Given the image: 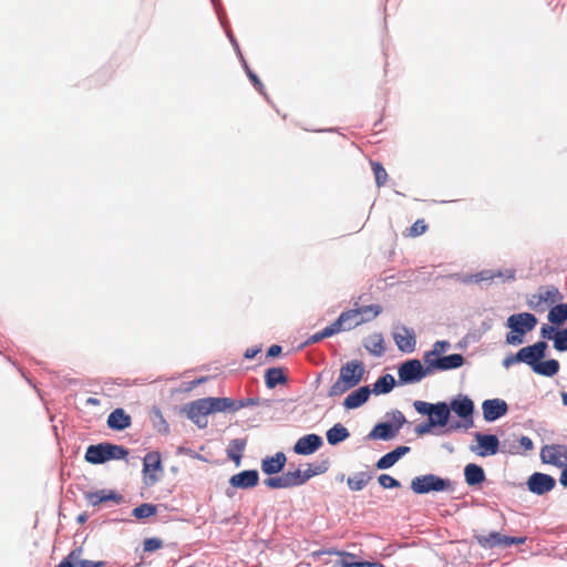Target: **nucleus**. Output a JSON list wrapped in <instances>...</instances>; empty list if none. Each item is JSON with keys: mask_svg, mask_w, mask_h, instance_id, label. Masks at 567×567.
<instances>
[{"mask_svg": "<svg viewBox=\"0 0 567 567\" xmlns=\"http://www.w3.org/2000/svg\"><path fill=\"white\" fill-rule=\"evenodd\" d=\"M365 369L363 362L352 360L340 368L337 381L329 389V396H340L348 390L358 385L364 377Z\"/></svg>", "mask_w": 567, "mask_h": 567, "instance_id": "obj_1", "label": "nucleus"}, {"mask_svg": "<svg viewBox=\"0 0 567 567\" xmlns=\"http://www.w3.org/2000/svg\"><path fill=\"white\" fill-rule=\"evenodd\" d=\"M449 408L450 413L454 412L461 421L450 423V425L444 430L445 434L461 429L468 430L473 426L474 402L468 396L457 395L451 400Z\"/></svg>", "mask_w": 567, "mask_h": 567, "instance_id": "obj_2", "label": "nucleus"}, {"mask_svg": "<svg viewBox=\"0 0 567 567\" xmlns=\"http://www.w3.org/2000/svg\"><path fill=\"white\" fill-rule=\"evenodd\" d=\"M128 455V450L122 445L100 443L90 445L85 452V461L91 464H102L111 460H123Z\"/></svg>", "mask_w": 567, "mask_h": 567, "instance_id": "obj_3", "label": "nucleus"}, {"mask_svg": "<svg viewBox=\"0 0 567 567\" xmlns=\"http://www.w3.org/2000/svg\"><path fill=\"white\" fill-rule=\"evenodd\" d=\"M415 411L422 415H427L429 421L434 426L447 427L451 416L450 408L446 402L429 403L425 401H414Z\"/></svg>", "mask_w": 567, "mask_h": 567, "instance_id": "obj_4", "label": "nucleus"}, {"mask_svg": "<svg viewBox=\"0 0 567 567\" xmlns=\"http://www.w3.org/2000/svg\"><path fill=\"white\" fill-rule=\"evenodd\" d=\"M450 487L451 482L449 480L441 478L434 474L416 476L411 482V488L416 494L441 492L444 489H449Z\"/></svg>", "mask_w": 567, "mask_h": 567, "instance_id": "obj_5", "label": "nucleus"}, {"mask_svg": "<svg viewBox=\"0 0 567 567\" xmlns=\"http://www.w3.org/2000/svg\"><path fill=\"white\" fill-rule=\"evenodd\" d=\"M398 374L402 383L409 384L419 382L423 378L432 373L431 370H429V364H425V367H423L420 360L411 359L403 362L400 365Z\"/></svg>", "mask_w": 567, "mask_h": 567, "instance_id": "obj_6", "label": "nucleus"}, {"mask_svg": "<svg viewBox=\"0 0 567 567\" xmlns=\"http://www.w3.org/2000/svg\"><path fill=\"white\" fill-rule=\"evenodd\" d=\"M561 299L563 296L556 287L546 286L540 287L536 293L529 297L528 306L536 311H545L549 306Z\"/></svg>", "mask_w": 567, "mask_h": 567, "instance_id": "obj_7", "label": "nucleus"}, {"mask_svg": "<svg viewBox=\"0 0 567 567\" xmlns=\"http://www.w3.org/2000/svg\"><path fill=\"white\" fill-rule=\"evenodd\" d=\"M305 477L302 470L288 471L280 476L268 477L264 481V484L269 488H290L305 484Z\"/></svg>", "mask_w": 567, "mask_h": 567, "instance_id": "obj_8", "label": "nucleus"}, {"mask_svg": "<svg viewBox=\"0 0 567 567\" xmlns=\"http://www.w3.org/2000/svg\"><path fill=\"white\" fill-rule=\"evenodd\" d=\"M210 413L217 412H236L243 408L255 405L256 401L252 399L234 400L230 398H207Z\"/></svg>", "mask_w": 567, "mask_h": 567, "instance_id": "obj_9", "label": "nucleus"}, {"mask_svg": "<svg viewBox=\"0 0 567 567\" xmlns=\"http://www.w3.org/2000/svg\"><path fill=\"white\" fill-rule=\"evenodd\" d=\"M476 540L483 548H495L524 544L526 537H511L504 536L497 532H492L488 535L476 536Z\"/></svg>", "mask_w": 567, "mask_h": 567, "instance_id": "obj_10", "label": "nucleus"}, {"mask_svg": "<svg viewBox=\"0 0 567 567\" xmlns=\"http://www.w3.org/2000/svg\"><path fill=\"white\" fill-rule=\"evenodd\" d=\"M186 414L197 426H207V415L212 414L207 398L198 399L186 405Z\"/></svg>", "mask_w": 567, "mask_h": 567, "instance_id": "obj_11", "label": "nucleus"}, {"mask_svg": "<svg viewBox=\"0 0 567 567\" xmlns=\"http://www.w3.org/2000/svg\"><path fill=\"white\" fill-rule=\"evenodd\" d=\"M540 458L546 464L564 467L567 465V446L561 444L545 445L540 451Z\"/></svg>", "mask_w": 567, "mask_h": 567, "instance_id": "obj_12", "label": "nucleus"}, {"mask_svg": "<svg viewBox=\"0 0 567 567\" xmlns=\"http://www.w3.org/2000/svg\"><path fill=\"white\" fill-rule=\"evenodd\" d=\"M546 349L547 343L544 341H538L533 346L522 348L515 354V359L530 365L534 370V364H537V362L545 357Z\"/></svg>", "mask_w": 567, "mask_h": 567, "instance_id": "obj_13", "label": "nucleus"}, {"mask_svg": "<svg viewBox=\"0 0 567 567\" xmlns=\"http://www.w3.org/2000/svg\"><path fill=\"white\" fill-rule=\"evenodd\" d=\"M536 324L537 318L528 312L512 315L507 319L508 328H511L513 332L519 333L520 336L532 331Z\"/></svg>", "mask_w": 567, "mask_h": 567, "instance_id": "obj_14", "label": "nucleus"}, {"mask_svg": "<svg viewBox=\"0 0 567 567\" xmlns=\"http://www.w3.org/2000/svg\"><path fill=\"white\" fill-rule=\"evenodd\" d=\"M163 471L162 457L159 452L153 451L147 453L143 460V473L146 484L153 485L158 481L155 472Z\"/></svg>", "mask_w": 567, "mask_h": 567, "instance_id": "obj_15", "label": "nucleus"}, {"mask_svg": "<svg viewBox=\"0 0 567 567\" xmlns=\"http://www.w3.org/2000/svg\"><path fill=\"white\" fill-rule=\"evenodd\" d=\"M556 485V481L548 474L534 473L528 477V489L537 495H544L550 492Z\"/></svg>", "mask_w": 567, "mask_h": 567, "instance_id": "obj_16", "label": "nucleus"}, {"mask_svg": "<svg viewBox=\"0 0 567 567\" xmlns=\"http://www.w3.org/2000/svg\"><path fill=\"white\" fill-rule=\"evenodd\" d=\"M429 370L431 373L435 371H447L452 369L461 368L464 364V357L458 353H453L445 357H439L433 360H427Z\"/></svg>", "mask_w": 567, "mask_h": 567, "instance_id": "obj_17", "label": "nucleus"}, {"mask_svg": "<svg viewBox=\"0 0 567 567\" xmlns=\"http://www.w3.org/2000/svg\"><path fill=\"white\" fill-rule=\"evenodd\" d=\"M475 439L478 447H472V451L480 456L495 455L498 452L499 441L496 435L476 433Z\"/></svg>", "mask_w": 567, "mask_h": 567, "instance_id": "obj_18", "label": "nucleus"}, {"mask_svg": "<svg viewBox=\"0 0 567 567\" xmlns=\"http://www.w3.org/2000/svg\"><path fill=\"white\" fill-rule=\"evenodd\" d=\"M483 416L487 422H493L507 413L508 406L504 400H485L482 404Z\"/></svg>", "mask_w": 567, "mask_h": 567, "instance_id": "obj_19", "label": "nucleus"}, {"mask_svg": "<svg viewBox=\"0 0 567 567\" xmlns=\"http://www.w3.org/2000/svg\"><path fill=\"white\" fill-rule=\"evenodd\" d=\"M393 339L401 351L406 353L414 351L416 341L413 330L404 326L396 327L393 332Z\"/></svg>", "mask_w": 567, "mask_h": 567, "instance_id": "obj_20", "label": "nucleus"}, {"mask_svg": "<svg viewBox=\"0 0 567 567\" xmlns=\"http://www.w3.org/2000/svg\"><path fill=\"white\" fill-rule=\"evenodd\" d=\"M347 312L354 313V317H350L342 326V330H350L358 326H360L364 319L361 318L362 315L370 313V318H375L381 312V307L378 305L363 306L359 309L348 310Z\"/></svg>", "mask_w": 567, "mask_h": 567, "instance_id": "obj_21", "label": "nucleus"}, {"mask_svg": "<svg viewBox=\"0 0 567 567\" xmlns=\"http://www.w3.org/2000/svg\"><path fill=\"white\" fill-rule=\"evenodd\" d=\"M259 474L256 470H246L233 475L229 484L235 488L248 489L258 485Z\"/></svg>", "mask_w": 567, "mask_h": 567, "instance_id": "obj_22", "label": "nucleus"}, {"mask_svg": "<svg viewBox=\"0 0 567 567\" xmlns=\"http://www.w3.org/2000/svg\"><path fill=\"white\" fill-rule=\"evenodd\" d=\"M322 445V439L317 434L301 436L293 446V452L299 455L315 453Z\"/></svg>", "mask_w": 567, "mask_h": 567, "instance_id": "obj_23", "label": "nucleus"}, {"mask_svg": "<svg viewBox=\"0 0 567 567\" xmlns=\"http://www.w3.org/2000/svg\"><path fill=\"white\" fill-rule=\"evenodd\" d=\"M287 462L284 452H277L272 456H267L261 461V471L267 475L278 474L282 471Z\"/></svg>", "mask_w": 567, "mask_h": 567, "instance_id": "obj_24", "label": "nucleus"}, {"mask_svg": "<svg viewBox=\"0 0 567 567\" xmlns=\"http://www.w3.org/2000/svg\"><path fill=\"white\" fill-rule=\"evenodd\" d=\"M106 423L112 430L123 431L131 425L132 419L123 409L118 408L110 413Z\"/></svg>", "mask_w": 567, "mask_h": 567, "instance_id": "obj_25", "label": "nucleus"}, {"mask_svg": "<svg viewBox=\"0 0 567 567\" xmlns=\"http://www.w3.org/2000/svg\"><path fill=\"white\" fill-rule=\"evenodd\" d=\"M371 391L368 385L361 386L358 390L351 392L343 401L346 409L352 410L364 404L370 398Z\"/></svg>", "mask_w": 567, "mask_h": 567, "instance_id": "obj_26", "label": "nucleus"}, {"mask_svg": "<svg viewBox=\"0 0 567 567\" xmlns=\"http://www.w3.org/2000/svg\"><path fill=\"white\" fill-rule=\"evenodd\" d=\"M410 451L409 446H398L393 451L386 453L383 455L378 462H377V468L379 470H385L393 466L403 455H405Z\"/></svg>", "mask_w": 567, "mask_h": 567, "instance_id": "obj_27", "label": "nucleus"}, {"mask_svg": "<svg viewBox=\"0 0 567 567\" xmlns=\"http://www.w3.org/2000/svg\"><path fill=\"white\" fill-rule=\"evenodd\" d=\"M288 381L284 368H269L265 372V382L267 388L274 389L278 384H286Z\"/></svg>", "mask_w": 567, "mask_h": 567, "instance_id": "obj_28", "label": "nucleus"}, {"mask_svg": "<svg viewBox=\"0 0 567 567\" xmlns=\"http://www.w3.org/2000/svg\"><path fill=\"white\" fill-rule=\"evenodd\" d=\"M398 431L391 423L384 422L377 424L370 432L369 437L373 440H391L396 435Z\"/></svg>", "mask_w": 567, "mask_h": 567, "instance_id": "obj_29", "label": "nucleus"}, {"mask_svg": "<svg viewBox=\"0 0 567 567\" xmlns=\"http://www.w3.org/2000/svg\"><path fill=\"white\" fill-rule=\"evenodd\" d=\"M464 476L465 482L471 486L481 484L485 480L483 468L474 463L467 464L465 466Z\"/></svg>", "mask_w": 567, "mask_h": 567, "instance_id": "obj_30", "label": "nucleus"}, {"mask_svg": "<svg viewBox=\"0 0 567 567\" xmlns=\"http://www.w3.org/2000/svg\"><path fill=\"white\" fill-rule=\"evenodd\" d=\"M350 435L348 429L343 426L340 423L334 424L330 430L327 432V441L331 445H336L346 439H348Z\"/></svg>", "mask_w": 567, "mask_h": 567, "instance_id": "obj_31", "label": "nucleus"}, {"mask_svg": "<svg viewBox=\"0 0 567 567\" xmlns=\"http://www.w3.org/2000/svg\"><path fill=\"white\" fill-rule=\"evenodd\" d=\"M245 447L246 440L243 439H235L229 443L227 455L237 466L240 464Z\"/></svg>", "mask_w": 567, "mask_h": 567, "instance_id": "obj_32", "label": "nucleus"}, {"mask_svg": "<svg viewBox=\"0 0 567 567\" xmlns=\"http://www.w3.org/2000/svg\"><path fill=\"white\" fill-rule=\"evenodd\" d=\"M350 317H354V313L342 312L333 323H331L330 326L326 327L322 331H320V336L322 337V339L331 337V336L342 331L343 323Z\"/></svg>", "mask_w": 567, "mask_h": 567, "instance_id": "obj_33", "label": "nucleus"}, {"mask_svg": "<svg viewBox=\"0 0 567 567\" xmlns=\"http://www.w3.org/2000/svg\"><path fill=\"white\" fill-rule=\"evenodd\" d=\"M365 349L374 354V355H382L385 351L384 341L380 333H374L370 336L367 339V342L364 343Z\"/></svg>", "mask_w": 567, "mask_h": 567, "instance_id": "obj_34", "label": "nucleus"}, {"mask_svg": "<svg viewBox=\"0 0 567 567\" xmlns=\"http://www.w3.org/2000/svg\"><path fill=\"white\" fill-rule=\"evenodd\" d=\"M559 370V363L555 359L547 360L545 362H537V364H534V372L540 375L545 377H553L555 375Z\"/></svg>", "mask_w": 567, "mask_h": 567, "instance_id": "obj_35", "label": "nucleus"}, {"mask_svg": "<svg viewBox=\"0 0 567 567\" xmlns=\"http://www.w3.org/2000/svg\"><path fill=\"white\" fill-rule=\"evenodd\" d=\"M371 478L372 476L370 474L361 472L348 477L347 484L351 491H361L365 487Z\"/></svg>", "mask_w": 567, "mask_h": 567, "instance_id": "obj_36", "label": "nucleus"}, {"mask_svg": "<svg viewBox=\"0 0 567 567\" xmlns=\"http://www.w3.org/2000/svg\"><path fill=\"white\" fill-rule=\"evenodd\" d=\"M548 320L554 324H561L567 320V303L554 306L548 313Z\"/></svg>", "mask_w": 567, "mask_h": 567, "instance_id": "obj_37", "label": "nucleus"}, {"mask_svg": "<svg viewBox=\"0 0 567 567\" xmlns=\"http://www.w3.org/2000/svg\"><path fill=\"white\" fill-rule=\"evenodd\" d=\"M395 385V380L391 374H384L374 383L373 391L377 394L389 393Z\"/></svg>", "mask_w": 567, "mask_h": 567, "instance_id": "obj_38", "label": "nucleus"}, {"mask_svg": "<svg viewBox=\"0 0 567 567\" xmlns=\"http://www.w3.org/2000/svg\"><path fill=\"white\" fill-rule=\"evenodd\" d=\"M451 347V343L449 341H445V340H440V341H436L434 344H433V349L431 351H427L424 353V363H427V360H433V359H436L439 358V355L443 352H445L446 350H449Z\"/></svg>", "mask_w": 567, "mask_h": 567, "instance_id": "obj_39", "label": "nucleus"}, {"mask_svg": "<svg viewBox=\"0 0 567 567\" xmlns=\"http://www.w3.org/2000/svg\"><path fill=\"white\" fill-rule=\"evenodd\" d=\"M157 513V507L150 503H143L140 506L135 507L132 512L133 516L136 519H144L151 517Z\"/></svg>", "mask_w": 567, "mask_h": 567, "instance_id": "obj_40", "label": "nucleus"}, {"mask_svg": "<svg viewBox=\"0 0 567 567\" xmlns=\"http://www.w3.org/2000/svg\"><path fill=\"white\" fill-rule=\"evenodd\" d=\"M371 168L374 174L377 186L378 187L384 186L388 182V173L384 169V167L382 166V164L379 162L372 161Z\"/></svg>", "mask_w": 567, "mask_h": 567, "instance_id": "obj_41", "label": "nucleus"}, {"mask_svg": "<svg viewBox=\"0 0 567 567\" xmlns=\"http://www.w3.org/2000/svg\"><path fill=\"white\" fill-rule=\"evenodd\" d=\"M339 555H342L346 557V559H342L340 561L341 567H383L381 564L372 563V561H350L348 558H354L353 554L350 553H339Z\"/></svg>", "mask_w": 567, "mask_h": 567, "instance_id": "obj_42", "label": "nucleus"}, {"mask_svg": "<svg viewBox=\"0 0 567 567\" xmlns=\"http://www.w3.org/2000/svg\"><path fill=\"white\" fill-rule=\"evenodd\" d=\"M427 230V225L424 219H417L414 224L406 230V236L409 237H417L423 235Z\"/></svg>", "mask_w": 567, "mask_h": 567, "instance_id": "obj_43", "label": "nucleus"}, {"mask_svg": "<svg viewBox=\"0 0 567 567\" xmlns=\"http://www.w3.org/2000/svg\"><path fill=\"white\" fill-rule=\"evenodd\" d=\"M327 471V465L324 463L313 466L312 464H308L307 468L302 471V475L305 481L308 482L312 476L321 474Z\"/></svg>", "mask_w": 567, "mask_h": 567, "instance_id": "obj_44", "label": "nucleus"}, {"mask_svg": "<svg viewBox=\"0 0 567 567\" xmlns=\"http://www.w3.org/2000/svg\"><path fill=\"white\" fill-rule=\"evenodd\" d=\"M554 347L558 351L567 350V328L556 333L554 338Z\"/></svg>", "mask_w": 567, "mask_h": 567, "instance_id": "obj_45", "label": "nucleus"}, {"mask_svg": "<svg viewBox=\"0 0 567 567\" xmlns=\"http://www.w3.org/2000/svg\"><path fill=\"white\" fill-rule=\"evenodd\" d=\"M163 547V540L157 537L146 538L143 543V549L146 553L158 550Z\"/></svg>", "mask_w": 567, "mask_h": 567, "instance_id": "obj_46", "label": "nucleus"}, {"mask_svg": "<svg viewBox=\"0 0 567 567\" xmlns=\"http://www.w3.org/2000/svg\"><path fill=\"white\" fill-rule=\"evenodd\" d=\"M378 481H379V484L383 488H395V487H400V485H401L398 480H395L394 477H392L388 474H381L378 477Z\"/></svg>", "mask_w": 567, "mask_h": 567, "instance_id": "obj_47", "label": "nucleus"}, {"mask_svg": "<svg viewBox=\"0 0 567 567\" xmlns=\"http://www.w3.org/2000/svg\"><path fill=\"white\" fill-rule=\"evenodd\" d=\"M81 555H82V548H75L65 558H66V560H71V563L74 565V567H80L81 561L84 560V559H81Z\"/></svg>", "mask_w": 567, "mask_h": 567, "instance_id": "obj_48", "label": "nucleus"}, {"mask_svg": "<svg viewBox=\"0 0 567 567\" xmlns=\"http://www.w3.org/2000/svg\"><path fill=\"white\" fill-rule=\"evenodd\" d=\"M406 422L405 420V416L403 415L402 412L400 411H396L395 413H393V417H392V425L393 427L399 432V430L402 427V425Z\"/></svg>", "mask_w": 567, "mask_h": 567, "instance_id": "obj_49", "label": "nucleus"}, {"mask_svg": "<svg viewBox=\"0 0 567 567\" xmlns=\"http://www.w3.org/2000/svg\"><path fill=\"white\" fill-rule=\"evenodd\" d=\"M97 494L100 495V498H102V502H106V501L118 502L122 498L116 493H114V492H106L105 489L97 491Z\"/></svg>", "mask_w": 567, "mask_h": 567, "instance_id": "obj_50", "label": "nucleus"}, {"mask_svg": "<svg viewBox=\"0 0 567 567\" xmlns=\"http://www.w3.org/2000/svg\"><path fill=\"white\" fill-rule=\"evenodd\" d=\"M432 427H435L433 424H431V422L427 420L426 422L424 423H421L419 424L416 427H415V433L417 435H424V434H427L431 432Z\"/></svg>", "mask_w": 567, "mask_h": 567, "instance_id": "obj_51", "label": "nucleus"}, {"mask_svg": "<svg viewBox=\"0 0 567 567\" xmlns=\"http://www.w3.org/2000/svg\"><path fill=\"white\" fill-rule=\"evenodd\" d=\"M518 442L524 452H529L534 449V443L528 436H522Z\"/></svg>", "mask_w": 567, "mask_h": 567, "instance_id": "obj_52", "label": "nucleus"}, {"mask_svg": "<svg viewBox=\"0 0 567 567\" xmlns=\"http://www.w3.org/2000/svg\"><path fill=\"white\" fill-rule=\"evenodd\" d=\"M248 76H249L250 81L252 82L254 86L256 87V90L260 93H264V84L260 82L258 76L255 73H252L251 71H248Z\"/></svg>", "mask_w": 567, "mask_h": 567, "instance_id": "obj_53", "label": "nucleus"}, {"mask_svg": "<svg viewBox=\"0 0 567 567\" xmlns=\"http://www.w3.org/2000/svg\"><path fill=\"white\" fill-rule=\"evenodd\" d=\"M86 499H87L89 504L92 506H97L101 503H103L102 498H100V495L97 494V492L87 493Z\"/></svg>", "mask_w": 567, "mask_h": 567, "instance_id": "obj_54", "label": "nucleus"}, {"mask_svg": "<svg viewBox=\"0 0 567 567\" xmlns=\"http://www.w3.org/2000/svg\"><path fill=\"white\" fill-rule=\"evenodd\" d=\"M506 341L509 344H520L523 342V336H520L519 333L514 334L513 332H511L506 336Z\"/></svg>", "mask_w": 567, "mask_h": 567, "instance_id": "obj_55", "label": "nucleus"}, {"mask_svg": "<svg viewBox=\"0 0 567 567\" xmlns=\"http://www.w3.org/2000/svg\"><path fill=\"white\" fill-rule=\"evenodd\" d=\"M104 565V561H92L84 559L83 561H81L80 567H103Z\"/></svg>", "mask_w": 567, "mask_h": 567, "instance_id": "obj_56", "label": "nucleus"}, {"mask_svg": "<svg viewBox=\"0 0 567 567\" xmlns=\"http://www.w3.org/2000/svg\"><path fill=\"white\" fill-rule=\"evenodd\" d=\"M282 348L278 344H272L267 351L268 357H277L281 353Z\"/></svg>", "mask_w": 567, "mask_h": 567, "instance_id": "obj_57", "label": "nucleus"}, {"mask_svg": "<svg viewBox=\"0 0 567 567\" xmlns=\"http://www.w3.org/2000/svg\"><path fill=\"white\" fill-rule=\"evenodd\" d=\"M555 331V329L550 326L544 324L540 329L542 337L551 339V334Z\"/></svg>", "mask_w": 567, "mask_h": 567, "instance_id": "obj_58", "label": "nucleus"}, {"mask_svg": "<svg viewBox=\"0 0 567 567\" xmlns=\"http://www.w3.org/2000/svg\"><path fill=\"white\" fill-rule=\"evenodd\" d=\"M494 277V274H489V271H482L475 276L476 281L489 280L493 279Z\"/></svg>", "mask_w": 567, "mask_h": 567, "instance_id": "obj_59", "label": "nucleus"}, {"mask_svg": "<svg viewBox=\"0 0 567 567\" xmlns=\"http://www.w3.org/2000/svg\"><path fill=\"white\" fill-rule=\"evenodd\" d=\"M516 362H520V360H516L515 355H511L504 360L503 364H504V367L509 368L512 364H514Z\"/></svg>", "mask_w": 567, "mask_h": 567, "instance_id": "obj_60", "label": "nucleus"}, {"mask_svg": "<svg viewBox=\"0 0 567 567\" xmlns=\"http://www.w3.org/2000/svg\"><path fill=\"white\" fill-rule=\"evenodd\" d=\"M559 482L564 487H567V467L561 471Z\"/></svg>", "mask_w": 567, "mask_h": 567, "instance_id": "obj_61", "label": "nucleus"}, {"mask_svg": "<svg viewBox=\"0 0 567 567\" xmlns=\"http://www.w3.org/2000/svg\"><path fill=\"white\" fill-rule=\"evenodd\" d=\"M321 340H322V337L320 336V332H317L309 338L308 343H317Z\"/></svg>", "mask_w": 567, "mask_h": 567, "instance_id": "obj_62", "label": "nucleus"}, {"mask_svg": "<svg viewBox=\"0 0 567 567\" xmlns=\"http://www.w3.org/2000/svg\"><path fill=\"white\" fill-rule=\"evenodd\" d=\"M258 351L259 350L257 349H248L245 353V357L248 359H252L258 353Z\"/></svg>", "mask_w": 567, "mask_h": 567, "instance_id": "obj_63", "label": "nucleus"}, {"mask_svg": "<svg viewBox=\"0 0 567 567\" xmlns=\"http://www.w3.org/2000/svg\"><path fill=\"white\" fill-rule=\"evenodd\" d=\"M56 567H74V565L71 560H66V558H64Z\"/></svg>", "mask_w": 567, "mask_h": 567, "instance_id": "obj_64", "label": "nucleus"}]
</instances>
